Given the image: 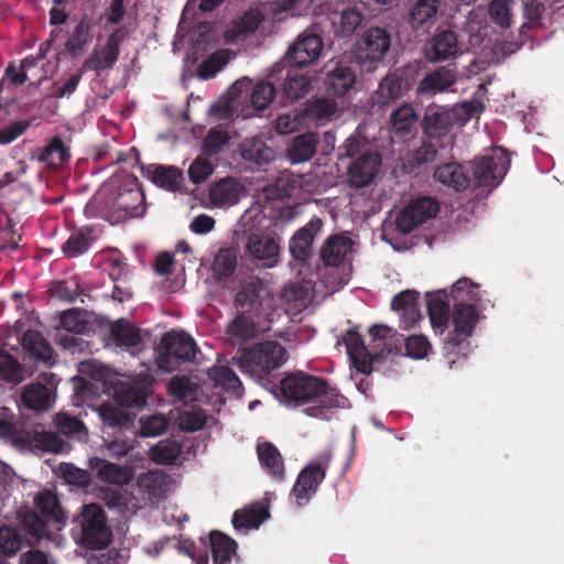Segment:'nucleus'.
Wrapping results in <instances>:
<instances>
[{
    "label": "nucleus",
    "mask_w": 564,
    "mask_h": 564,
    "mask_svg": "<svg viewBox=\"0 0 564 564\" xmlns=\"http://www.w3.org/2000/svg\"><path fill=\"white\" fill-rule=\"evenodd\" d=\"M110 337L120 347H137L142 341L140 329L126 319H118L110 328Z\"/></svg>",
    "instance_id": "79ce46f5"
},
{
    "label": "nucleus",
    "mask_w": 564,
    "mask_h": 564,
    "mask_svg": "<svg viewBox=\"0 0 564 564\" xmlns=\"http://www.w3.org/2000/svg\"><path fill=\"white\" fill-rule=\"evenodd\" d=\"M261 289L262 285L258 279L243 283L241 289L236 293L235 305L240 307L245 313L258 310L262 305L260 300Z\"/></svg>",
    "instance_id": "a18cd8bd"
},
{
    "label": "nucleus",
    "mask_w": 564,
    "mask_h": 564,
    "mask_svg": "<svg viewBox=\"0 0 564 564\" xmlns=\"http://www.w3.org/2000/svg\"><path fill=\"white\" fill-rule=\"evenodd\" d=\"M452 148L453 147L448 144H443L422 134L421 145L417 149H415L412 153V162L416 166L432 163L437 159L438 153L442 150H447Z\"/></svg>",
    "instance_id": "3c124183"
},
{
    "label": "nucleus",
    "mask_w": 564,
    "mask_h": 564,
    "mask_svg": "<svg viewBox=\"0 0 564 564\" xmlns=\"http://www.w3.org/2000/svg\"><path fill=\"white\" fill-rule=\"evenodd\" d=\"M257 454L262 468L276 480L284 479V463L279 449L269 442L257 446Z\"/></svg>",
    "instance_id": "e433bc0d"
},
{
    "label": "nucleus",
    "mask_w": 564,
    "mask_h": 564,
    "mask_svg": "<svg viewBox=\"0 0 564 564\" xmlns=\"http://www.w3.org/2000/svg\"><path fill=\"white\" fill-rule=\"evenodd\" d=\"M226 334L234 345H242L258 336L256 321L245 312L238 313L226 326Z\"/></svg>",
    "instance_id": "cd10ccee"
},
{
    "label": "nucleus",
    "mask_w": 564,
    "mask_h": 564,
    "mask_svg": "<svg viewBox=\"0 0 564 564\" xmlns=\"http://www.w3.org/2000/svg\"><path fill=\"white\" fill-rule=\"evenodd\" d=\"M364 21V14L356 8L344 9L333 21L335 33L341 37L351 36Z\"/></svg>",
    "instance_id": "8fccbe9b"
},
{
    "label": "nucleus",
    "mask_w": 564,
    "mask_h": 564,
    "mask_svg": "<svg viewBox=\"0 0 564 564\" xmlns=\"http://www.w3.org/2000/svg\"><path fill=\"white\" fill-rule=\"evenodd\" d=\"M263 21V14L259 10H249L237 20L232 30L228 32L232 39H243L253 33Z\"/></svg>",
    "instance_id": "5fc2aeb1"
},
{
    "label": "nucleus",
    "mask_w": 564,
    "mask_h": 564,
    "mask_svg": "<svg viewBox=\"0 0 564 564\" xmlns=\"http://www.w3.org/2000/svg\"><path fill=\"white\" fill-rule=\"evenodd\" d=\"M409 87V82L404 79V70L397 69L395 72L389 73L381 79L376 91L378 102L387 105L394 101L400 98Z\"/></svg>",
    "instance_id": "c756f323"
},
{
    "label": "nucleus",
    "mask_w": 564,
    "mask_h": 564,
    "mask_svg": "<svg viewBox=\"0 0 564 564\" xmlns=\"http://www.w3.org/2000/svg\"><path fill=\"white\" fill-rule=\"evenodd\" d=\"M324 42L316 33L304 31L291 44L284 55V61L292 67L302 68L314 63L322 54Z\"/></svg>",
    "instance_id": "4468645a"
},
{
    "label": "nucleus",
    "mask_w": 564,
    "mask_h": 564,
    "mask_svg": "<svg viewBox=\"0 0 564 564\" xmlns=\"http://www.w3.org/2000/svg\"><path fill=\"white\" fill-rule=\"evenodd\" d=\"M240 155L245 161L262 166L271 162L275 153L261 138L254 137L240 144Z\"/></svg>",
    "instance_id": "f704fd0d"
},
{
    "label": "nucleus",
    "mask_w": 564,
    "mask_h": 564,
    "mask_svg": "<svg viewBox=\"0 0 564 564\" xmlns=\"http://www.w3.org/2000/svg\"><path fill=\"white\" fill-rule=\"evenodd\" d=\"M180 454V444L171 440L160 441L151 448V458L159 464H173Z\"/></svg>",
    "instance_id": "e2e57ef3"
},
{
    "label": "nucleus",
    "mask_w": 564,
    "mask_h": 564,
    "mask_svg": "<svg viewBox=\"0 0 564 564\" xmlns=\"http://www.w3.org/2000/svg\"><path fill=\"white\" fill-rule=\"evenodd\" d=\"M269 517L270 513L263 505L252 506L235 511L232 525L236 530L258 529Z\"/></svg>",
    "instance_id": "a19ab883"
},
{
    "label": "nucleus",
    "mask_w": 564,
    "mask_h": 564,
    "mask_svg": "<svg viewBox=\"0 0 564 564\" xmlns=\"http://www.w3.org/2000/svg\"><path fill=\"white\" fill-rule=\"evenodd\" d=\"M228 141L229 134L226 130L213 128L203 140V150L209 156L216 155Z\"/></svg>",
    "instance_id": "774afa93"
},
{
    "label": "nucleus",
    "mask_w": 564,
    "mask_h": 564,
    "mask_svg": "<svg viewBox=\"0 0 564 564\" xmlns=\"http://www.w3.org/2000/svg\"><path fill=\"white\" fill-rule=\"evenodd\" d=\"M263 218L259 210H247L238 221L235 236L237 242L240 239L247 240L245 249L252 262L260 263L263 268H273L279 262V238L261 231Z\"/></svg>",
    "instance_id": "20e7f679"
},
{
    "label": "nucleus",
    "mask_w": 564,
    "mask_h": 564,
    "mask_svg": "<svg viewBox=\"0 0 564 564\" xmlns=\"http://www.w3.org/2000/svg\"><path fill=\"white\" fill-rule=\"evenodd\" d=\"M238 198V185L230 178L220 180L209 189V200L217 207L234 205Z\"/></svg>",
    "instance_id": "de8ad7c7"
},
{
    "label": "nucleus",
    "mask_w": 564,
    "mask_h": 564,
    "mask_svg": "<svg viewBox=\"0 0 564 564\" xmlns=\"http://www.w3.org/2000/svg\"><path fill=\"white\" fill-rule=\"evenodd\" d=\"M89 466L96 470L97 477L101 481L113 485H127L132 479L131 469L127 466H120L98 457L91 458Z\"/></svg>",
    "instance_id": "c85d7f7f"
},
{
    "label": "nucleus",
    "mask_w": 564,
    "mask_h": 564,
    "mask_svg": "<svg viewBox=\"0 0 564 564\" xmlns=\"http://www.w3.org/2000/svg\"><path fill=\"white\" fill-rule=\"evenodd\" d=\"M341 341L356 370L364 375H370L373 370L372 362L377 356L369 351L359 332L356 328H349Z\"/></svg>",
    "instance_id": "6ab92c4d"
},
{
    "label": "nucleus",
    "mask_w": 564,
    "mask_h": 564,
    "mask_svg": "<svg viewBox=\"0 0 564 564\" xmlns=\"http://www.w3.org/2000/svg\"><path fill=\"white\" fill-rule=\"evenodd\" d=\"M262 80L257 83L250 95L251 105L258 110H264L276 96L275 80Z\"/></svg>",
    "instance_id": "4d7b16f0"
},
{
    "label": "nucleus",
    "mask_w": 564,
    "mask_h": 564,
    "mask_svg": "<svg viewBox=\"0 0 564 564\" xmlns=\"http://www.w3.org/2000/svg\"><path fill=\"white\" fill-rule=\"evenodd\" d=\"M0 378L13 384L20 383L24 378L19 361L2 348H0Z\"/></svg>",
    "instance_id": "13d9d810"
},
{
    "label": "nucleus",
    "mask_w": 564,
    "mask_h": 564,
    "mask_svg": "<svg viewBox=\"0 0 564 564\" xmlns=\"http://www.w3.org/2000/svg\"><path fill=\"white\" fill-rule=\"evenodd\" d=\"M468 278H462L454 283L451 297L454 301L452 322L454 329L448 333L444 349L446 354L465 355L469 346L468 338L473 335L479 321L476 303L480 300L479 293Z\"/></svg>",
    "instance_id": "f03ea898"
},
{
    "label": "nucleus",
    "mask_w": 564,
    "mask_h": 564,
    "mask_svg": "<svg viewBox=\"0 0 564 564\" xmlns=\"http://www.w3.org/2000/svg\"><path fill=\"white\" fill-rule=\"evenodd\" d=\"M419 121V116L410 104H403L390 115L391 129L395 134L411 133Z\"/></svg>",
    "instance_id": "37998d69"
},
{
    "label": "nucleus",
    "mask_w": 564,
    "mask_h": 564,
    "mask_svg": "<svg viewBox=\"0 0 564 564\" xmlns=\"http://www.w3.org/2000/svg\"><path fill=\"white\" fill-rule=\"evenodd\" d=\"M169 391L174 398L187 403L196 399L197 384L186 376L174 377L169 382Z\"/></svg>",
    "instance_id": "bf43d9fd"
},
{
    "label": "nucleus",
    "mask_w": 564,
    "mask_h": 564,
    "mask_svg": "<svg viewBox=\"0 0 564 564\" xmlns=\"http://www.w3.org/2000/svg\"><path fill=\"white\" fill-rule=\"evenodd\" d=\"M237 257L231 249H220L213 263L214 275L218 279L229 278L236 270Z\"/></svg>",
    "instance_id": "052dcab7"
},
{
    "label": "nucleus",
    "mask_w": 564,
    "mask_h": 564,
    "mask_svg": "<svg viewBox=\"0 0 564 564\" xmlns=\"http://www.w3.org/2000/svg\"><path fill=\"white\" fill-rule=\"evenodd\" d=\"M137 484L142 495L153 502L164 498L170 486V477L163 471L150 470L141 474Z\"/></svg>",
    "instance_id": "7c9ffc66"
},
{
    "label": "nucleus",
    "mask_w": 564,
    "mask_h": 564,
    "mask_svg": "<svg viewBox=\"0 0 564 564\" xmlns=\"http://www.w3.org/2000/svg\"><path fill=\"white\" fill-rule=\"evenodd\" d=\"M381 165V156L377 152H366L360 155L348 169V178L351 187L362 188L372 183Z\"/></svg>",
    "instance_id": "aec40b11"
},
{
    "label": "nucleus",
    "mask_w": 564,
    "mask_h": 564,
    "mask_svg": "<svg viewBox=\"0 0 564 564\" xmlns=\"http://www.w3.org/2000/svg\"><path fill=\"white\" fill-rule=\"evenodd\" d=\"M419 297L420 293L415 290H405L393 296L391 308L401 313L400 327L402 329H410L422 319Z\"/></svg>",
    "instance_id": "412c9836"
},
{
    "label": "nucleus",
    "mask_w": 564,
    "mask_h": 564,
    "mask_svg": "<svg viewBox=\"0 0 564 564\" xmlns=\"http://www.w3.org/2000/svg\"><path fill=\"white\" fill-rule=\"evenodd\" d=\"M151 181L154 185L169 192H176L184 181L183 172L175 166L158 165L154 167Z\"/></svg>",
    "instance_id": "09e8293b"
},
{
    "label": "nucleus",
    "mask_w": 564,
    "mask_h": 564,
    "mask_svg": "<svg viewBox=\"0 0 564 564\" xmlns=\"http://www.w3.org/2000/svg\"><path fill=\"white\" fill-rule=\"evenodd\" d=\"M104 205L105 215L110 221L119 223L128 218L140 217L145 212L144 194L137 176L126 175L116 189L95 196L87 205Z\"/></svg>",
    "instance_id": "7ed1b4c3"
},
{
    "label": "nucleus",
    "mask_w": 564,
    "mask_h": 564,
    "mask_svg": "<svg viewBox=\"0 0 564 564\" xmlns=\"http://www.w3.org/2000/svg\"><path fill=\"white\" fill-rule=\"evenodd\" d=\"M426 308L431 325L436 333L443 334L449 321L448 294L445 290L426 292Z\"/></svg>",
    "instance_id": "5701e85b"
},
{
    "label": "nucleus",
    "mask_w": 564,
    "mask_h": 564,
    "mask_svg": "<svg viewBox=\"0 0 564 564\" xmlns=\"http://www.w3.org/2000/svg\"><path fill=\"white\" fill-rule=\"evenodd\" d=\"M21 346L29 358L52 365L53 349L37 330L29 329L21 337Z\"/></svg>",
    "instance_id": "2f4dec72"
},
{
    "label": "nucleus",
    "mask_w": 564,
    "mask_h": 564,
    "mask_svg": "<svg viewBox=\"0 0 564 564\" xmlns=\"http://www.w3.org/2000/svg\"><path fill=\"white\" fill-rule=\"evenodd\" d=\"M208 378L214 382L215 387H220L226 392L240 395L242 384L237 373L227 366L213 367L208 370Z\"/></svg>",
    "instance_id": "49530a36"
},
{
    "label": "nucleus",
    "mask_w": 564,
    "mask_h": 564,
    "mask_svg": "<svg viewBox=\"0 0 564 564\" xmlns=\"http://www.w3.org/2000/svg\"><path fill=\"white\" fill-rule=\"evenodd\" d=\"M523 23L519 29V39L516 43L517 48L529 45L533 48L536 31L544 28L545 6L541 0H522Z\"/></svg>",
    "instance_id": "2eb2a0df"
},
{
    "label": "nucleus",
    "mask_w": 564,
    "mask_h": 564,
    "mask_svg": "<svg viewBox=\"0 0 564 564\" xmlns=\"http://www.w3.org/2000/svg\"><path fill=\"white\" fill-rule=\"evenodd\" d=\"M270 79L280 82L281 93L285 99L299 100L304 98L311 89V78L297 70L275 65L269 75Z\"/></svg>",
    "instance_id": "f3484780"
},
{
    "label": "nucleus",
    "mask_w": 564,
    "mask_h": 564,
    "mask_svg": "<svg viewBox=\"0 0 564 564\" xmlns=\"http://www.w3.org/2000/svg\"><path fill=\"white\" fill-rule=\"evenodd\" d=\"M23 546V538L18 529L0 527V553L6 556L15 555Z\"/></svg>",
    "instance_id": "680f3d73"
},
{
    "label": "nucleus",
    "mask_w": 564,
    "mask_h": 564,
    "mask_svg": "<svg viewBox=\"0 0 564 564\" xmlns=\"http://www.w3.org/2000/svg\"><path fill=\"white\" fill-rule=\"evenodd\" d=\"M356 82V74L352 68L346 64L337 63L326 74L325 87L328 94L343 97L354 86Z\"/></svg>",
    "instance_id": "a878e982"
},
{
    "label": "nucleus",
    "mask_w": 564,
    "mask_h": 564,
    "mask_svg": "<svg viewBox=\"0 0 564 564\" xmlns=\"http://www.w3.org/2000/svg\"><path fill=\"white\" fill-rule=\"evenodd\" d=\"M69 158V151L59 137H53L39 155L40 161L52 165H62L67 162Z\"/></svg>",
    "instance_id": "6e6d98bb"
},
{
    "label": "nucleus",
    "mask_w": 564,
    "mask_h": 564,
    "mask_svg": "<svg viewBox=\"0 0 564 564\" xmlns=\"http://www.w3.org/2000/svg\"><path fill=\"white\" fill-rule=\"evenodd\" d=\"M59 325L63 329L74 334H83L87 329V322L83 318L79 308L64 311L59 316Z\"/></svg>",
    "instance_id": "338daca9"
},
{
    "label": "nucleus",
    "mask_w": 564,
    "mask_h": 564,
    "mask_svg": "<svg viewBox=\"0 0 564 564\" xmlns=\"http://www.w3.org/2000/svg\"><path fill=\"white\" fill-rule=\"evenodd\" d=\"M120 55V48L115 47L106 41L102 47H96L89 57L84 62L85 70L99 72L110 69L117 63Z\"/></svg>",
    "instance_id": "4c0bfd02"
},
{
    "label": "nucleus",
    "mask_w": 564,
    "mask_h": 564,
    "mask_svg": "<svg viewBox=\"0 0 564 564\" xmlns=\"http://www.w3.org/2000/svg\"><path fill=\"white\" fill-rule=\"evenodd\" d=\"M391 47V33L381 26L368 28L355 42L352 54L360 64L381 62Z\"/></svg>",
    "instance_id": "f8f14e48"
},
{
    "label": "nucleus",
    "mask_w": 564,
    "mask_h": 564,
    "mask_svg": "<svg viewBox=\"0 0 564 564\" xmlns=\"http://www.w3.org/2000/svg\"><path fill=\"white\" fill-rule=\"evenodd\" d=\"M57 431L66 436H74L79 434L87 435V430L84 423L76 416L68 415L67 413H57L54 420Z\"/></svg>",
    "instance_id": "69168bd1"
},
{
    "label": "nucleus",
    "mask_w": 564,
    "mask_h": 564,
    "mask_svg": "<svg viewBox=\"0 0 564 564\" xmlns=\"http://www.w3.org/2000/svg\"><path fill=\"white\" fill-rule=\"evenodd\" d=\"M82 544L88 549L100 550L111 542L112 533L107 525L104 510L96 503L84 507L82 512Z\"/></svg>",
    "instance_id": "9d476101"
},
{
    "label": "nucleus",
    "mask_w": 564,
    "mask_h": 564,
    "mask_svg": "<svg viewBox=\"0 0 564 564\" xmlns=\"http://www.w3.org/2000/svg\"><path fill=\"white\" fill-rule=\"evenodd\" d=\"M440 10V0H408L404 20L413 31L425 32L433 26Z\"/></svg>",
    "instance_id": "a211bd4d"
},
{
    "label": "nucleus",
    "mask_w": 564,
    "mask_h": 564,
    "mask_svg": "<svg viewBox=\"0 0 564 564\" xmlns=\"http://www.w3.org/2000/svg\"><path fill=\"white\" fill-rule=\"evenodd\" d=\"M98 414L107 427L129 429L133 423L132 416L124 410L104 403L98 408Z\"/></svg>",
    "instance_id": "603ef678"
},
{
    "label": "nucleus",
    "mask_w": 564,
    "mask_h": 564,
    "mask_svg": "<svg viewBox=\"0 0 564 564\" xmlns=\"http://www.w3.org/2000/svg\"><path fill=\"white\" fill-rule=\"evenodd\" d=\"M322 226L323 223L319 218H313L295 231L289 245L290 253L295 260L305 261L310 258L314 238Z\"/></svg>",
    "instance_id": "4be33fe9"
},
{
    "label": "nucleus",
    "mask_w": 564,
    "mask_h": 564,
    "mask_svg": "<svg viewBox=\"0 0 564 564\" xmlns=\"http://www.w3.org/2000/svg\"><path fill=\"white\" fill-rule=\"evenodd\" d=\"M440 210L438 202L423 196L410 200L395 218L397 230L403 235L410 234L420 225L436 216Z\"/></svg>",
    "instance_id": "ddd939ff"
},
{
    "label": "nucleus",
    "mask_w": 564,
    "mask_h": 564,
    "mask_svg": "<svg viewBox=\"0 0 564 564\" xmlns=\"http://www.w3.org/2000/svg\"><path fill=\"white\" fill-rule=\"evenodd\" d=\"M52 296L73 303L80 294L79 283L75 279L55 281L50 289Z\"/></svg>",
    "instance_id": "0e129e2a"
},
{
    "label": "nucleus",
    "mask_w": 564,
    "mask_h": 564,
    "mask_svg": "<svg viewBox=\"0 0 564 564\" xmlns=\"http://www.w3.org/2000/svg\"><path fill=\"white\" fill-rule=\"evenodd\" d=\"M433 176L437 182L456 192L465 191L471 184L468 167L465 169L457 162H449L437 166Z\"/></svg>",
    "instance_id": "393cba45"
},
{
    "label": "nucleus",
    "mask_w": 564,
    "mask_h": 564,
    "mask_svg": "<svg viewBox=\"0 0 564 564\" xmlns=\"http://www.w3.org/2000/svg\"><path fill=\"white\" fill-rule=\"evenodd\" d=\"M456 115L453 109L436 104L425 108L421 121L422 134L443 144L454 145L453 128Z\"/></svg>",
    "instance_id": "9b49d317"
},
{
    "label": "nucleus",
    "mask_w": 564,
    "mask_h": 564,
    "mask_svg": "<svg viewBox=\"0 0 564 564\" xmlns=\"http://www.w3.org/2000/svg\"><path fill=\"white\" fill-rule=\"evenodd\" d=\"M354 241L345 235H334L327 238L321 249V258L325 265L338 267L346 256L351 252Z\"/></svg>",
    "instance_id": "bb28decb"
},
{
    "label": "nucleus",
    "mask_w": 564,
    "mask_h": 564,
    "mask_svg": "<svg viewBox=\"0 0 564 564\" xmlns=\"http://www.w3.org/2000/svg\"><path fill=\"white\" fill-rule=\"evenodd\" d=\"M456 83V72L448 67H438L437 69L425 74L420 80L417 91L421 94L442 93Z\"/></svg>",
    "instance_id": "473e14b6"
},
{
    "label": "nucleus",
    "mask_w": 564,
    "mask_h": 564,
    "mask_svg": "<svg viewBox=\"0 0 564 564\" xmlns=\"http://www.w3.org/2000/svg\"><path fill=\"white\" fill-rule=\"evenodd\" d=\"M93 241V228L86 226L70 234L62 245V251L69 259L77 258L89 249Z\"/></svg>",
    "instance_id": "c03bdc74"
},
{
    "label": "nucleus",
    "mask_w": 564,
    "mask_h": 564,
    "mask_svg": "<svg viewBox=\"0 0 564 564\" xmlns=\"http://www.w3.org/2000/svg\"><path fill=\"white\" fill-rule=\"evenodd\" d=\"M511 164L506 150L495 148L488 155L475 159L468 163V174L471 173V183L476 187H497Z\"/></svg>",
    "instance_id": "6e6552de"
},
{
    "label": "nucleus",
    "mask_w": 564,
    "mask_h": 564,
    "mask_svg": "<svg viewBox=\"0 0 564 564\" xmlns=\"http://www.w3.org/2000/svg\"><path fill=\"white\" fill-rule=\"evenodd\" d=\"M235 360L243 373L263 381L285 362L286 350L278 341L265 340L241 349Z\"/></svg>",
    "instance_id": "39448f33"
},
{
    "label": "nucleus",
    "mask_w": 564,
    "mask_h": 564,
    "mask_svg": "<svg viewBox=\"0 0 564 564\" xmlns=\"http://www.w3.org/2000/svg\"><path fill=\"white\" fill-rule=\"evenodd\" d=\"M93 19L85 14L74 28L65 43V51L72 57L79 56L84 52L85 46L93 40Z\"/></svg>",
    "instance_id": "c9c22d12"
},
{
    "label": "nucleus",
    "mask_w": 564,
    "mask_h": 564,
    "mask_svg": "<svg viewBox=\"0 0 564 564\" xmlns=\"http://www.w3.org/2000/svg\"><path fill=\"white\" fill-rule=\"evenodd\" d=\"M463 53L458 33L452 29L438 28L425 43V56L432 62H441Z\"/></svg>",
    "instance_id": "dca6fc26"
},
{
    "label": "nucleus",
    "mask_w": 564,
    "mask_h": 564,
    "mask_svg": "<svg viewBox=\"0 0 564 564\" xmlns=\"http://www.w3.org/2000/svg\"><path fill=\"white\" fill-rule=\"evenodd\" d=\"M318 142L319 138L315 132H305L294 137L288 149L290 161L292 163H303L311 160L316 153Z\"/></svg>",
    "instance_id": "72a5a7b5"
},
{
    "label": "nucleus",
    "mask_w": 564,
    "mask_h": 564,
    "mask_svg": "<svg viewBox=\"0 0 564 564\" xmlns=\"http://www.w3.org/2000/svg\"><path fill=\"white\" fill-rule=\"evenodd\" d=\"M514 0H491L488 4L490 21L501 30H507L512 23V7Z\"/></svg>",
    "instance_id": "864d4df0"
},
{
    "label": "nucleus",
    "mask_w": 564,
    "mask_h": 564,
    "mask_svg": "<svg viewBox=\"0 0 564 564\" xmlns=\"http://www.w3.org/2000/svg\"><path fill=\"white\" fill-rule=\"evenodd\" d=\"M147 390L144 387L120 383L115 390L116 402L127 409H142L147 403Z\"/></svg>",
    "instance_id": "ea45409f"
},
{
    "label": "nucleus",
    "mask_w": 564,
    "mask_h": 564,
    "mask_svg": "<svg viewBox=\"0 0 564 564\" xmlns=\"http://www.w3.org/2000/svg\"><path fill=\"white\" fill-rule=\"evenodd\" d=\"M198 348L195 340L185 332H169L161 338L156 365L172 372L183 362L193 361Z\"/></svg>",
    "instance_id": "0eeeda50"
},
{
    "label": "nucleus",
    "mask_w": 564,
    "mask_h": 564,
    "mask_svg": "<svg viewBox=\"0 0 564 564\" xmlns=\"http://www.w3.org/2000/svg\"><path fill=\"white\" fill-rule=\"evenodd\" d=\"M209 544L214 564H229L236 553L237 542L220 531H212Z\"/></svg>",
    "instance_id": "58836bf2"
},
{
    "label": "nucleus",
    "mask_w": 564,
    "mask_h": 564,
    "mask_svg": "<svg viewBox=\"0 0 564 564\" xmlns=\"http://www.w3.org/2000/svg\"><path fill=\"white\" fill-rule=\"evenodd\" d=\"M41 377L45 383L40 381L32 382L24 388L22 393L24 405L33 411L46 410L51 404V388L47 384H54L55 375L43 373Z\"/></svg>",
    "instance_id": "b1692460"
},
{
    "label": "nucleus",
    "mask_w": 564,
    "mask_h": 564,
    "mask_svg": "<svg viewBox=\"0 0 564 564\" xmlns=\"http://www.w3.org/2000/svg\"><path fill=\"white\" fill-rule=\"evenodd\" d=\"M330 460L332 454L325 452L318 456L317 462L310 463L300 471L291 491L297 507L305 506L316 494L318 486L325 479Z\"/></svg>",
    "instance_id": "1a4fd4ad"
},
{
    "label": "nucleus",
    "mask_w": 564,
    "mask_h": 564,
    "mask_svg": "<svg viewBox=\"0 0 564 564\" xmlns=\"http://www.w3.org/2000/svg\"><path fill=\"white\" fill-rule=\"evenodd\" d=\"M35 503L40 513L32 509L22 510L19 513L20 523L31 538L42 539L50 535L48 521L62 523L65 520L58 498L53 492L45 490L35 496Z\"/></svg>",
    "instance_id": "423d86ee"
},
{
    "label": "nucleus",
    "mask_w": 564,
    "mask_h": 564,
    "mask_svg": "<svg viewBox=\"0 0 564 564\" xmlns=\"http://www.w3.org/2000/svg\"><path fill=\"white\" fill-rule=\"evenodd\" d=\"M276 391L284 399L296 403L317 402L316 405L304 409V413L319 420L327 419L328 410L345 408L347 403V399L326 379L304 371L286 373L280 384L274 386V393Z\"/></svg>",
    "instance_id": "f257e3e1"
}]
</instances>
